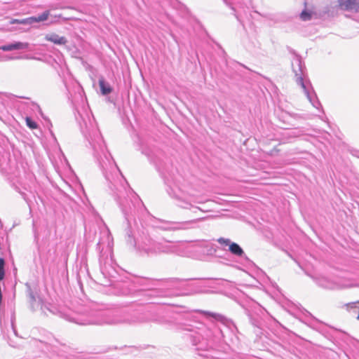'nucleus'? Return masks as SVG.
Here are the masks:
<instances>
[{
    "label": "nucleus",
    "mask_w": 359,
    "mask_h": 359,
    "mask_svg": "<svg viewBox=\"0 0 359 359\" xmlns=\"http://www.w3.org/2000/svg\"><path fill=\"white\" fill-rule=\"evenodd\" d=\"M292 68L297 83L302 87L304 94L306 95L307 99L309 100L313 107L316 109H319L321 107V104L318 100V98L313 92L310 83L304 80L305 68L302 64V59L299 56H295L292 61Z\"/></svg>",
    "instance_id": "nucleus-1"
},
{
    "label": "nucleus",
    "mask_w": 359,
    "mask_h": 359,
    "mask_svg": "<svg viewBox=\"0 0 359 359\" xmlns=\"http://www.w3.org/2000/svg\"><path fill=\"white\" fill-rule=\"evenodd\" d=\"M137 250L147 255H156L160 253H172L175 252L174 247L169 241L158 242L150 236H144L137 246Z\"/></svg>",
    "instance_id": "nucleus-2"
},
{
    "label": "nucleus",
    "mask_w": 359,
    "mask_h": 359,
    "mask_svg": "<svg viewBox=\"0 0 359 359\" xmlns=\"http://www.w3.org/2000/svg\"><path fill=\"white\" fill-rule=\"evenodd\" d=\"M170 194L179 201L178 205L184 209H189L192 206L191 201L196 203H203L205 202L194 198L192 196L185 194L181 189H179L177 192L173 191L172 194L170 193Z\"/></svg>",
    "instance_id": "nucleus-3"
},
{
    "label": "nucleus",
    "mask_w": 359,
    "mask_h": 359,
    "mask_svg": "<svg viewBox=\"0 0 359 359\" xmlns=\"http://www.w3.org/2000/svg\"><path fill=\"white\" fill-rule=\"evenodd\" d=\"M320 286L330 290H341L351 287L353 284L348 280L340 279L333 281L327 278H323L319 280Z\"/></svg>",
    "instance_id": "nucleus-4"
},
{
    "label": "nucleus",
    "mask_w": 359,
    "mask_h": 359,
    "mask_svg": "<svg viewBox=\"0 0 359 359\" xmlns=\"http://www.w3.org/2000/svg\"><path fill=\"white\" fill-rule=\"evenodd\" d=\"M49 15L50 11H46L38 16L29 17L22 20L12 19L10 21V24L32 25L34 22H40L46 20L48 18Z\"/></svg>",
    "instance_id": "nucleus-5"
},
{
    "label": "nucleus",
    "mask_w": 359,
    "mask_h": 359,
    "mask_svg": "<svg viewBox=\"0 0 359 359\" xmlns=\"http://www.w3.org/2000/svg\"><path fill=\"white\" fill-rule=\"evenodd\" d=\"M217 242L222 245L229 246V250L235 256L243 257L245 252L243 249L236 243L231 242L229 238H219Z\"/></svg>",
    "instance_id": "nucleus-6"
},
{
    "label": "nucleus",
    "mask_w": 359,
    "mask_h": 359,
    "mask_svg": "<svg viewBox=\"0 0 359 359\" xmlns=\"http://www.w3.org/2000/svg\"><path fill=\"white\" fill-rule=\"evenodd\" d=\"M26 286L27 288V294L29 296V303H30L32 309L33 310H36L38 309H41L43 310L44 306H43L42 299L39 296L36 295L32 291V290L31 289V287L28 284H26Z\"/></svg>",
    "instance_id": "nucleus-7"
},
{
    "label": "nucleus",
    "mask_w": 359,
    "mask_h": 359,
    "mask_svg": "<svg viewBox=\"0 0 359 359\" xmlns=\"http://www.w3.org/2000/svg\"><path fill=\"white\" fill-rule=\"evenodd\" d=\"M339 6L342 10L359 13V0H339Z\"/></svg>",
    "instance_id": "nucleus-8"
},
{
    "label": "nucleus",
    "mask_w": 359,
    "mask_h": 359,
    "mask_svg": "<svg viewBox=\"0 0 359 359\" xmlns=\"http://www.w3.org/2000/svg\"><path fill=\"white\" fill-rule=\"evenodd\" d=\"M29 44L27 42L17 41L0 46V50L4 51H12L14 50L28 49Z\"/></svg>",
    "instance_id": "nucleus-9"
},
{
    "label": "nucleus",
    "mask_w": 359,
    "mask_h": 359,
    "mask_svg": "<svg viewBox=\"0 0 359 359\" xmlns=\"http://www.w3.org/2000/svg\"><path fill=\"white\" fill-rule=\"evenodd\" d=\"M45 39L57 45H65L67 43V40L65 36H60L55 33L47 34Z\"/></svg>",
    "instance_id": "nucleus-10"
},
{
    "label": "nucleus",
    "mask_w": 359,
    "mask_h": 359,
    "mask_svg": "<svg viewBox=\"0 0 359 359\" xmlns=\"http://www.w3.org/2000/svg\"><path fill=\"white\" fill-rule=\"evenodd\" d=\"M99 86L103 95H109L112 91L109 83H107L102 78L99 80Z\"/></svg>",
    "instance_id": "nucleus-11"
},
{
    "label": "nucleus",
    "mask_w": 359,
    "mask_h": 359,
    "mask_svg": "<svg viewBox=\"0 0 359 359\" xmlns=\"http://www.w3.org/2000/svg\"><path fill=\"white\" fill-rule=\"evenodd\" d=\"M198 313H203L205 316H211L213 318H215L216 320L217 321H220V322H222V323H224L225 321V318L219 314V313H212V312H209V311H203V310H198Z\"/></svg>",
    "instance_id": "nucleus-12"
},
{
    "label": "nucleus",
    "mask_w": 359,
    "mask_h": 359,
    "mask_svg": "<svg viewBox=\"0 0 359 359\" xmlns=\"http://www.w3.org/2000/svg\"><path fill=\"white\" fill-rule=\"evenodd\" d=\"M358 302H351L348 304H346L344 306L346 308L347 311H348L352 314H355L358 312L359 307L357 306Z\"/></svg>",
    "instance_id": "nucleus-13"
},
{
    "label": "nucleus",
    "mask_w": 359,
    "mask_h": 359,
    "mask_svg": "<svg viewBox=\"0 0 359 359\" xmlns=\"http://www.w3.org/2000/svg\"><path fill=\"white\" fill-rule=\"evenodd\" d=\"M358 302H351L348 304H346L344 306L346 308L347 311H348L352 314H355L358 312L359 307L357 306Z\"/></svg>",
    "instance_id": "nucleus-14"
},
{
    "label": "nucleus",
    "mask_w": 359,
    "mask_h": 359,
    "mask_svg": "<svg viewBox=\"0 0 359 359\" xmlns=\"http://www.w3.org/2000/svg\"><path fill=\"white\" fill-rule=\"evenodd\" d=\"M313 13L311 11L304 10L300 14V18L304 21H307L311 19Z\"/></svg>",
    "instance_id": "nucleus-15"
},
{
    "label": "nucleus",
    "mask_w": 359,
    "mask_h": 359,
    "mask_svg": "<svg viewBox=\"0 0 359 359\" xmlns=\"http://www.w3.org/2000/svg\"><path fill=\"white\" fill-rule=\"evenodd\" d=\"M27 126L31 129H36L38 127L37 123L34 121L30 117L25 118Z\"/></svg>",
    "instance_id": "nucleus-16"
},
{
    "label": "nucleus",
    "mask_w": 359,
    "mask_h": 359,
    "mask_svg": "<svg viewBox=\"0 0 359 359\" xmlns=\"http://www.w3.org/2000/svg\"><path fill=\"white\" fill-rule=\"evenodd\" d=\"M4 264V259L0 258V281L4 279L5 276Z\"/></svg>",
    "instance_id": "nucleus-17"
},
{
    "label": "nucleus",
    "mask_w": 359,
    "mask_h": 359,
    "mask_svg": "<svg viewBox=\"0 0 359 359\" xmlns=\"http://www.w3.org/2000/svg\"><path fill=\"white\" fill-rule=\"evenodd\" d=\"M207 217H201V218H198V219H192V220H190V221H188V222H185L183 223V224H195L198 222H200V221H203L206 219Z\"/></svg>",
    "instance_id": "nucleus-18"
},
{
    "label": "nucleus",
    "mask_w": 359,
    "mask_h": 359,
    "mask_svg": "<svg viewBox=\"0 0 359 359\" xmlns=\"http://www.w3.org/2000/svg\"><path fill=\"white\" fill-rule=\"evenodd\" d=\"M120 322L118 320H107L105 321L106 323L111 324V323H117Z\"/></svg>",
    "instance_id": "nucleus-19"
},
{
    "label": "nucleus",
    "mask_w": 359,
    "mask_h": 359,
    "mask_svg": "<svg viewBox=\"0 0 359 359\" xmlns=\"http://www.w3.org/2000/svg\"><path fill=\"white\" fill-rule=\"evenodd\" d=\"M35 107L39 109L40 114L43 117V113H42L41 109H40L39 106L38 104H35Z\"/></svg>",
    "instance_id": "nucleus-20"
},
{
    "label": "nucleus",
    "mask_w": 359,
    "mask_h": 359,
    "mask_svg": "<svg viewBox=\"0 0 359 359\" xmlns=\"http://www.w3.org/2000/svg\"><path fill=\"white\" fill-rule=\"evenodd\" d=\"M175 229H186V227H182V226H180V227H176Z\"/></svg>",
    "instance_id": "nucleus-21"
},
{
    "label": "nucleus",
    "mask_w": 359,
    "mask_h": 359,
    "mask_svg": "<svg viewBox=\"0 0 359 359\" xmlns=\"http://www.w3.org/2000/svg\"><path fill=\"white\" fill-rule=\"evenodd\" d=\"M197 209L200 210L201 211H203L201 208L196 207Z\"/></svg>",
    "instance_id": "nucleus-22"
},
{
    "label": "nucleus",
    "mask_w": 359,
    "mask_h": 359,
    "mask_svg": "<svg viewBox=\"0 0 359 359\" xmlns=\"http://www.w3.org/2000/svg\"><path fill=\"white\" fill-rule=\"evenodd\" d=\"M357 319L359 320V309H358V315L357 316Z\"/></svg>",
    "instance_id": "nucleus-23"
}]
</instances>
